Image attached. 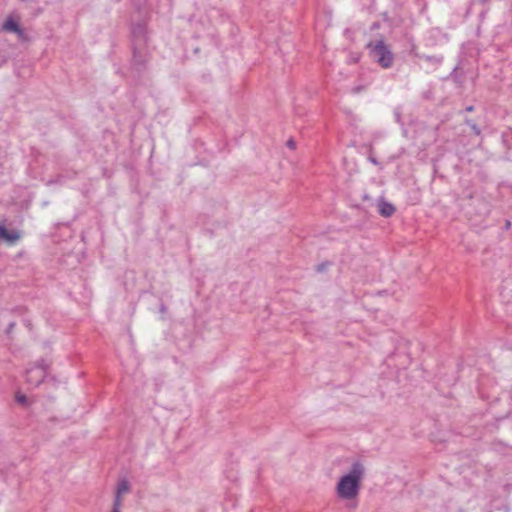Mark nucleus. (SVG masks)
I'll return each instance as SVG.
<instances>
[{
    "mask_svg": "<svg viewBox=\"0 0 512 512\" xmlns=\"http://www.w3.org/2000/svg\"><path fill=\"white\" fill-rule=\"evenodd\" d=\"M149 35L145 23L138 22L131 27L129 69L135 80H140L149 69L152 50L149 46Z\"/></svg>",
    "mask_w": 512,
    "mask_h": 512,
    "instance_id": "f257e3e1",
    "label": "nucleus"
},
{
    "mask_svg": "<svg viewBox=\"0 0 512 512\" xmlns=\"http://www.w3.org/2000/svg\"><path fill=\"white\" fill-rule=\"evenodd\" d=\"M365 476V467L360 460H355L348 473L340 477L336 485V494L342 500L355 499L360 492L361 481Z\"/></svg>",
    "mask_w": 512,
    "mask_h": 512,
    "instance_id": "f03ea898",
    "label": "nucleus"
},
{
    "mask_svg": "<svg viewBox=\"0 0 512 512\" xmlns=\"http://www.w3.org/2000/svg\"><path fill=\"white\" fill-rule=\"evenodd\" d=\"M370 58L380 67L387 69L393 65L394 53L383 39L370 41L367 44Z\"/></svg>",
    "mask_w": 512,
    "mask_h": 512,
    "instance_id": "7ed1b4c3",
    "label": "nucleus"
},
{
    "mask_svg": "<svg viewBox=\"0 0 512 512\" xmlns=\"http://www.w3.org/2000/svg\"><path fill=\"white\" fill-rule=\"evenodd\" d=\"M50 364L45 359L38 360L35 365L26 370L28 384L38 387L46 378Z\"/></svg>",
    "mask_w": 512,
    "mask_h": 512,
    "instance_id": "20e7f679",
    "label": "nucleus"
},
{
    "mask_svg": "<svg viewBox=\"0 0 512 512\" xmlns=\"http://www.w3.org/2000/svg\"><path fill=\"white\" fill-rule=\"evenodd\" d=\"M21 238V234L17 230H8L5 223L0 222V241L8 244H14Z\"/></svg>",
    "mask_w": 512,
    "mask_h": 512,
    "instance_id": "39448f33",
    "label": "nucleus"
},
{
    "mask_svg": "<svg viewBox=\"0 0 512 512\" xmlns=\"http://www.w3.org/2000/svg\"><path fill=\"white\" fill-rule=\"evenodd\" d=\"M2 30L16 33L19 36H22L24 33L19 23L12 16L7 17V19L4 21Z\"/></svg>",
    "mask_w": 512,
    "mask_h": 512,
    "instance_id": "423d86ee",
    "label": "nucleus"
},
{
    "mask_svg": "<svg viewBox=\"0 0 512 512\" xmlns=\"http://www.w3.org/2000/svg\"><path fill=\"white\" fill-rule=\"evenodd\" d=\"M378 211L381 216L388 218L391 217L395 212V207L393 204L381 199L378 203Z\"/></svg>",
    "mask_w": 512,
    "mask_h": 512,
    "instance_id": "0eeeda50",
    "label": "nucleus"
},
{
    "mask_svg": "<svg viewBox=\"0 0 512 512\" xmlns=\"http://www.w3.org/2000/svg\"><path fill=\"white\" fill-rule=\"evenodd\" d=\"M130 490V485L126 479L121 480L117 485L116 495L114 500H122L121 496L123 493H126Z\"/></svg>",
    "mask_w": 512,
    "mask_h": 512,
    "instance_id": "6e6552de",
    "label": "nucleus"
},
{
    "mask_svg": "<svg viewBox=\"0 0 512 512\" xmlns=\"http://www.w3.org/2000/svg\"><path fill=\"white\" fill-rule=\"evenodd\" d=\"M466 123H467V125L470 126L471 130L476 135H480L481 134V129L479 128V126L475 122H473L472 120H466Z\"/></svg>",
    "mask_w": 512,
    "mask_h": 512,
    "instance_id": "1a4fd4ad",
    "label": "nucleus"
},
{
    "mask_svg": "<svg viewBox=\"0 0 512 512\" xmlns=\"http://www.w3.org/2000/svg\"><path fill=\"white\" fill-rule=\"evenodd\" d=\"M15 400L17 403H19L21 405H27V403H28V398L24 394H20V393H17L15 395Z\"/></svg>",
    "mask_w": 512,
    "mask_h": 512,
    "instance_id": "9d476101",
    "label": "nucleus"
},
{
    "mask_svg": "<svg viewBox=\"0 0 512 512\" xmlns=\"http://www.w3.org/2000/svg\"><path fill=\"white\" fill-rule=\"evenodd\" d=\"M330 265V262H322L316 266V271L322 273L326 271L327 267Z\"/></svg>",
    "mask_w": 512,
    "mask_h": 512,
    "instance_id": "9b49d317",
    "label": "nucleus"
},
{
    "mask_svg": "<svg viewBox=\"0 0 512 512\" xmlns=\"http://www.w3.org/2000/svg\"><path fill=\"white\" fill-rule=\"evenodd\" d=\"M15 325H16V322H15V321H10V322L8 323V326H7V328L5 329V333H6V335L11 336L12 331H13V329H14Z\"/></svg>",
    "mask_w": 512,
    "mask_h": 512,
    "instance_id": "f8f14e48",
    "label": "nucleus"
},
{
    "mask_svg": "<svg viewBox=\"0 0 512 512\" xmlns=\"http://www.w3.org/2000/svg\"><path fill=\"white\" fill-rule=\"evenodd\" d=\"M121 505H122V500H119V498L117 500H114L112 512H120Z\"/></svg>",
    "mask_w": 512,
    "mask_h": 512,
    "instance_id": "ddd939ff",
    "label": "nucleus"
},
{
    "mask_svg": "<svg viewBox=\"0 0 512 512\" xmlns=\"http://www.w3.org/2000/svg\"><path fill=\"white\" fill-rule=\"evenodd\" d=\"M286 145L287 147H289L290 149H295L296 147V143L293 139H289L287 142H286Z\"/></svg>",
    "mask_w": 512,
    "mask_h": 512,
    "instance_id": "4468645a",
    "label": "nucleus"
},
{
    "mask_svg": "<svg viewBox=\"0 0 512 512\" xmlns=\"http://www.w3.org/2000/svg\"><path fill=\"white\" fill-rule=\"evenodd\" d=\"M23 324L29 329V330H32V323L30 320L28 319H24L23 320Z\"/></svg>",
    "mask_w": 512,
    "mask_h": 512,
    "instance_id": "2eb2a0df",
    "label": "nucleus"
},
{
    "mask_svg": "<svg viewBox=\"0 0 512 512\" xmlns=\"http://www.w3.org/2000/svg\"><path fill=\"white\" fill-rule=\"evenodd\" d=\"M369 161H370L371 163L375 164V165H378V164H379V163H378V161L376 160V158H375V157H372V156H369Z\"/></svg>",
    "mask_w": 512,
    "mask_h": 512,
    "instance_id": "dca6fc26",
    "label": "nucleus"
},
{
    "mask_svg": "<svg viewBox=\"0 0 512 512\" xmlns=\"http://www.w3.org/2000/svg\"><path fill=\"white\" fill-rule=\"evenodd\" d=\"M6 61H7V59H6V57H5V56H0V67H1L4 63H6Z\"/></svg>",
    "mask_w": 512,
    "mask_h": 512,
    "instance_id": "f3484780",
    "label": "nucleus"
},
{
    "mask_svg": "<svg viewBox=\"0 0 512 512\" xmlns=\"http://www.w3.org/2000/svg\"><path fill=\"white\" fill-rule=\"evenodd\" d=\"M465 110H466L467 112H472V111H474V106H472V105L467 106V107L465 108Z\"/></svg>",
    "mask_w": 512,
    "mask_h": 512,
    "instance_id": "a211bd4d",
    "label": "nucleus"
},
{
    "mask_svg": "<svg viewBox=\"0 0 512 512\" xmlns=\"http://www.w3.org/2000/svg\"><path fill=\"white\" fill-rule=\"evenodd\" d=\"M426 59L428 61H432V60H435L436 58H435V56H427Z\"/></svg>",
    "mask_w": 512,
    "mask_h": 512,
    "instance_id": "6ab92c4d",
    "label": "nucleus"
},
{
    "mask_svg": "<svg viewBox=\"0 0 512 512\" xmlns=\"http://www.w3.org/2000/svg\"><path fill=\"white\" fill-rule=\"evenodd\" d=\"M165 310H166V306L164 304H162L161 307H160V311L161 312H165Z\"/></svg>",
    "mask_w": 512,
    "mask_h": 512,
    "instance_id": "aec40b11",
    "label": "nucleus"
},
{
    "mask_svg": "<svg viewBox=\"0 0 512 512\" xmlns=\"http://www.w3.org/2000/svg\"><path fill=\"white\" fill-rule=\"evenodd\" d=\"M352 508H355L357 507V503H354L353 505H351Z\"/></svg>",
    "mask_w": 512,
    "mask_h": 512,
    "instance_id": "412c9836",
    "label": "nucleus"
},
{
    "mask_svg": "<svg viewBox=\"0 0 512 512\" xmlns=\"http://www.w3.org/2000/svg\"><path fill=\"white\" fill-rule=\"evenodd\" d=\"M509 226H510V222H509V221H507V223H506V227L508 228Z\"/></svg>",
    "mask_w": 512,
    "mask_h": 512,
    "instance_id": "4be33fe9",
    "label": "nucleus"
}]
</instances>
